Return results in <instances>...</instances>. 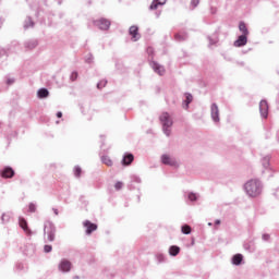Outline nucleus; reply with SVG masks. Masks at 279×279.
<instances>
[{
	"instance_id": "nucleus-1",
	"label": "nucleus",
	"mask_w": 279,
	"mask_h": 279,
	"mask_svg": "<svg viewBox=\"0 0 279 279\" xmlns=\"http://www.w3.org/2000/svg\"><path fill=\"white\" fill-rule=\"evenodd\" d=\"M243 190L247 197L256 198L263 193V182L258 179H251L244 183Z\"/></svg>"
},
{
	"instance_id": "nucleus-2",
	"label": "nucleus",
	"mask_w": 279,
	"mask_h": 279,
	"mask_svg": "<svg viewBox=\"0 0 279 279\" xmlns=\"http://www.w3.org/2000/svg\"><path fill=\"white\" fill-rule=\"evenodd\" d=\"M159 121L162 125V132L166 136H171V128H173V119L169 116V112H163L159 117Z\"/></svg>"
},
{
	"instance_id": "nucleus-3",
	"label": "nucleus",
	"mask_w": 279,
	"mask_h": 279,
	"mask_svg": "<svg viewBox=\"0 0 279 279\" xmlns=\"http://www.w3.org/2000/svg\"><path fill=\"white\" fill-rule=\"evenodd\" d=\"M56 225L51 220H48L44 223V234L47 235V241L50 243L56 241Z\"/></svg>"
},
{
	"instance_id": "nucleus-4",
	"label": "nucleus",
	"mask_w": 279,
	"mask_h": 279,
	"mask_svg": "<svg viewBox=\"0 0 279 279\" xmlns=\"http://www.w3.org/2000/svg\"><path fill=\"white\" fill-rule=\"evenodd\" d=\"M94 25L95 27H98V29H100L101 32H108L112 23L110 22V20L106 17H101L99 20H95Z\"/></svg>"
},
{
	"instance_id": "nucleus-5",
	"label": "nucleus",
	"mask_w": 279,
	"mask_h": 279,
	"mask_svg": "<svg viewBox=\"0 0 279 279\" xmlns=\"http://www.w3.org/2000/svg\"><path fill=\"white\" fill-rule=\"evenodd\" d=\"M14 175H16V172L10 166H7L0 170V177L3 178L4 180H10L14 178Z\"/></svg>"
},
{
	"instance_id": "nucleus-6",
	"label": "nucleus",
	"mask_w": 279,
	"mask_h": 279,
	"mask_svg": "<svg viewBox=\"0 0 279 279\" xmlns=\"http://www.w3.org/2000/svg\"><path fill=\"white\" fill-rule=\"evenodd\" d=\"M259 114L262 119L269 117V104L265 99L259 101Z\"/></svg>"
},
{
	"instance_id": "nucleus-7",
	"label": "nucleus",
	"mask_w": 279,
	"mask_h": 279,
	"mask_svg": "<svg viewBox=\"0 0 279 279\" xmlns=\"http://www.w3.org/2000/svg\"><path fill=\"white\" fill-rule=\"evenodd\" d=\"M149 66L155 71L158 75L162 76L166 73L165 66H162L160 63L154 61L153 59L148 60Z\"/></svg>"
},
{
	"instance_id": "nucleus-8",
	"label": "nucleus",
	"mask_w": 279,
	"mask_h": 279,
	"mask_svg": "<svg viewBox=\"0 0 279 279\" xmlns=\"http://www.w3.org/2000/svg\"><path fill=\"white\" fill-rule=\"evenodd\" d=\"M72 267L73 264L66 258L61 259L59 263V271H62V274H69Z\"/></svg>"
},
{
	"instance_id": "nucleus-9",
	"label": "nucleus",
	"mask_w": 279,
	"mask_h": 279,
	"mask_svg": "<svg viewBox=\"0 0 279 279\" xmlns=\"http://www.w3.org/2000/svg\"><path fill=\"white\" fill-rule=\"evenodd\" d=\"M129 34L132 37L131 39L133 40V43L141 40V33H138V26L132 25L129 28Z\"/></svg>"
},
{
	"instance_id": "nucleus-10",
	"label": "nucleus",
	"mask_w": 279,
	"mask_h": 279,
	"mask_svg": "<svg viewBox=\"0 0 279 279\" xmlns=\"http://www.w3.org/2000/svg\"><path fill=\"white\" fill-rule=\"evenodd\" d=\"M161 162L168 167H179L178 161L173 158H170L167 154L161 156Z\"/></svg>"
},
{
	"instance_id": "nucleus-11",
	"label": "nucleus",
	"mask_w": 279,
	"mask_h": 279,
	"mask_svg": "<svg viewBox=\"0 0 279 279\" xmlns=\"http://www.w3.org/2000/svg\"><path fill=\"white\" fill-rule=\"evenodd\" d=\"M210 112L214 123H219V107L216 105V102L211 104Z\"/></svg>"
},
{
	"instance_id": "nucleus-12",
	"label": "nucleus",
	"mask_w": 279,
	"mask_h": 279,
	"mask_svg": "<svg viewBox=\"0 0 279 279\" xmlns=\"http://www.w3.org/2000/svg\"><path fill=\"white\" fill-rule=\"evenodd\" d=\"M132 162H134V154L132 153H125L122 157V166L123 167H130V165H132Z\"/></svg>"
},
{
	"instance_id": "nucleus-13",
	"label": "nucleus",
	"mask_w": 279,
	"mask_h": 279,
	"mask_svg": "<svg viewBox=\"0 0 279 279\" xmlns=\"http://www.w3.org/2000/svg\"><path fill=\"white\" fill-rule=\"evenodd\" d=\"M19 225H20V228L24 230L25 234H27V236H32V229H29V226H27V220L25 218L20 217Z\"/></svg>"
},
{
	"instance_id": "nucleus-14",
	"label": "nucleus",
	"mask_w": 279,
	"mask_h": 279,
	"mask_svg": "<svg viewBox=\"0 0 279 279\" xmlns=\"http://www.w3.org/2000/svg\"><path fill=\"white\" fill-rule=\"evenodd\" d=\"M84 228H86V234H90L92 232H95L97 230V223L90 222V220H85L83 222Z\"/></svg>"
},
{
	"instance_id": "nucleus-15",
	"label": "nucleus",
	"mask_w": 279,
	"mask_h": 279,
	"mask_svg": "<svg viewBox=\"0 0 279 279\" xmlns=\"http://www.w3.org/2000/svg\"><path fill=\"white\" fill-rule=\"evenodd\" d=\"M233 45L234 47H245L247 45V35H240Z\"/></svg>"
},
{
	"instance_id": "nucleus-16",
	"label": "nucleus",
	"mask_w": 279,
	"mask_h": 279,
	"mask_svg": "<svg viewBox=\"0 0 279 279\" xmlns=\"http://www.w3.org/2000/svg\"><path fill=\"white\" fill-rule=\"evenodd\" d=\"M231 263L235 267H239L240 265H243V254L238 253V254L233 255L232 258H231Z\"/></svg>"
},
{
	"instance_id": "nucleus-17",
	"label": "nucleus",
	"mask_w": 279,
	"mask_h": 279,
	"mask_svg": "<svg viewBox=\"0 0 279 279\" xmlns=\"http://www.w3.org/2000/svg\"><path fill=\"white\" fill-rule=\"evenodd\" d=\"M243 247L245 252H248L250 254H254V252H256V245L254 242H244Z\"/></svg>"
},
{
	"instance_id": "nucleus-18",
	"label": "nucleus",
	"mask_w": 279,
	"mask_h": 279,
	"mask_svg": "<svg viewBox=\"0 0 279 279\" xmlns=\"http://www.w3.org/2000/svg\"><path fill=\"white\" fill-rule=\"evenodd\" d=\"M38 99H47L49 97V89L47 87H41L37 92Z\"/></svg>"
},
{
	"instance_id": "nucleus-19",
	"label": "nucleus",
	"mask_w": 279,
	"mask_h": 279,
	"mask_svg": "<svg viewBox=\"0 0 279 279\" xmlns=\"http://www.w3.org/2000/svg\"><path fill=\"white\" fill-rule=\"evenodd\" d=\"M207 39L209 41V45H217L219 43V31H216L213 36H207Z\"/></svg>"
},
{
	"instance_id": "nucleus-20",
	"label": "nucleus",
	"mask_w": 279,
	"mask_h": 279,
	"mask_svg": "<svg viewBox=\"0 0 279 279\" xmlns=\"http://www.w3.org/2000/svg\"><path fill=\"white\" fill-rule=\"evenodd\" d=\"M26 49H36L38 47V39H31L24 43Z\"/></svg>"
},
{
	"instance_id": "nucleus-21",
	"label": "nucleus",
	"mask_w": 279,
	"mask_h": 279,
	"mask_svg": "<svg viewBox=\"0 0 279 279\" xmlns=\"http://www.w3.org/2000/svg\"><path fill=\"white\" fill-rule=\"evenodd\" d=\"M165 3H167V0H153L149 10H158V5H165Z\"/></svg>"
},
{
	"instance_id": "nucleus-22",
	"label": "nucleus",
	"mask_w": 279,
	"mask_h": 279,
	"mask_svg": "<svg viewBox=\"0 0 279 279\" xmlns=\"http://www.w3.org/2000/svg\"><path fill=\"white\" fill-rule=\"evenodd\" d=\"M12 217H13L12 211L3 213L2 216H1V222L2 223H10Z\"/></svg>"
},
{
	"instance_id": "nucleus-23",
	"label": "nucleus",
	"mask_w": 279,
	"mask_h": 279,
	"mask_svg": "<svg viewBox=\"0 0 279 279\" xmlns=\"http://www.w3.org/2000/svg\"><path fill=\"white\" fill-rule=\"evenodd\" d=\"M262 165H263L264 169H269V167L271 165V156L267 155V156L263 157Z\"/></svg>"
},
{
	"instance_id": "nucleus-24",
	"label": "nucleus",
	"mask_w": 279,
	"mask_h": 279,
	"mask_svg": "<svg viewBox=\"0 0 279 279\" xmlns=\"http://www.w3.org/2000/svg\"><path fill=\"white\" fill-rule=\"evenodd\" d=\"M239 29L242 32L243 36H250V31L247 29V25H245V22H240Z\"/></svg>"
},
{
	"instance_id": "nucleus-25",
	"label": "nucleus",
	"mask_w": 279,
	"mask_h": 279,
	"mask_svg": "<svg viewBox=\"0 0 279 279\" xmlns=\"http://www.w3.org/2000/svg\"><path fill=\"white\" fill-rule=\"evenodd\" d=\"M180 246H178V245H171L170 247H169V255L170 256H178V254H180Z\"/></svg>"
},
{
	"instance_id": "nucleus-26",
	"label": "nucleus",
	"mask_w": 279,
	"mask_h": 279,
	"mask_svg": "<svg viewBox=\"0 0 279 279\" xmlns=\"http://www.w3.org/2000/svg\"><path fill=\"white\" fill-rule=\"evenodd\" d=\"M186 38H189V35L186 34L177 33L174 35V39L177 40V43H183V40H186Z\"/></svg>"
},
{
	"instance_id": "nucleus-27",
	"label": "nucleus",
	"mask_w": 279,
	"mask_h": 279,
	"mask_svg": "<svg viewBox=\"0 0 279 279\" xmlns=\"http://www.w3.org/2000/svg\"><path fill=\"white\" fill-rule=\"evenodd\" d=\"M101 162L102 165H107V167H112V159H110V157H108L107 155H104L101 157Z\"/></svg>"
},
{
	"instance_id": "nucleus-28",
	"label": "nucleus",
	"mask_w": 279,
	"mask_h": 279,
	"mask_svg": "<svg viewBox=\"0 0 279 279\" xmlns=\"http://www.w3.org/2000/svg\"><path fill=\"white\" fill-rule=\"evenodd\" d=\"M156 260L158 263H167V255H165L162 253H157L156 254Z\"/></svg>"
},
{
	"instance_id": "nucleus-29",
	"label": "nucleus",
	"mask_w": 279,
	"mask_h": 279,
	"mask_svg": "<svg viewBox=\"0 0 279 279\" xmlns=\"http://www.w3.org/2000/svg\"><path fill=\"white\" fill-rule=\"evenodd\" d=\"M29 27H34V20H32V16H28L27 21L24 23V29H29Z\"/></svg>"
},
{
	"instance_id": "nucleus-30",
	"label": "nucleus",
	"mask_w": 279,
	"mask_h": 279,
	"mask_svg": "<svg viewBox=\"0 0 279 279\" xmlns=\"http://www.w3.org/2000/svg\"><path fill=\"white\" fill-rule=\"evenodd\" d=\"M73 173H74L75 178H82V167L75 166L73 169Z\"/></svg>"
},
{
	"instance_id": "nucleus-31",
	"label": "nucleus",
	"mask_w": 279,
	"mask_h": 279,
	"mask_svg": "<svg viewBox=\"0 0 279 279\" xmlns=\"http://www.w3.org/2000/svg\"><path fill=\"white\" fill-rule=\"evenodd\" d=\"M181 232H182L183 234H191V232H192L191 226H189V225H183V226L181 227Z\"/></svg>"
},
{
	"instance_id": "nucleus-32",
	"label": "nucleus",
	"mask_w": 279,
	"mask_h": 279,
	"mask_svg": "<svg viewBox=\"0 0 279 279\" xmlns=\"http://www.w3.org/2000/svg\"><path fill=\"white\" fill-rule=\"evenodd\" d=\"M187 199H189L190 202H197V194H196V193H193V192H190V193L187 194Z\"/></svg>"
},
{
	"instance_id": "nucleus-33",
	"label": "nucleus",
	"mask_w": 279,
	"mask_h": 279,
	"mask_svg": "<svg viewBox=\"0 0 279 279\" xmlns=\"http://www.w3.org/2000/svg\"><path fill=\"white\" fill-rule=\"evenodd\" d=\"M106 84H108V81L102 80L97 83L98 90H101V88H106Z\"/></svg>"
},
{
	"instance_id": "nucleus-34",
	"label": "nucleus",
	"mask_w": 279,
	"mask_h": 279,
	"mask_svg": "<svg viewBox=\"0 0 279 279\" xmlns=\"http://www.w3.org/2000/svg\"><path fill=\"white\" fill-rule=\"evenodd\" d=\"M15 269H16V271H24V270H25V264H23V263H17V264L15 265Z\"/></svg>"
},
{
	"instance_id": "nucleus-35",
	"label": "nucleus",
	"mask_w": 279,
	"mask_h": 279,
	"mask_svg": "<svg viewBox=\"0 0 279 279\" xmlns=\"http://www.w3.org/2000/svg\"><path fill=\"white\" fill-rule=\"evenodd\" d=\"M52 250H53V246H51L50 244H46V245L44 246V252H45V254L51 253Z\"/></svg>"
},
{
	"instance_id": "nucleus-36",
	"label": "nucleus",
	"mask_w": 279,
	"mask_h": 279,
	"mask_svg": "<svg viewBox=\"0 0 279 279\" xmlns=\"http://www.w3.org/2000/svg\"><path fill=\"white\" fill-rule=\"evenodd\" d=\"M15 82H16L15 77L7 76V84H8V86H12V84H14Z\"/></svg>"
},
{
	"instance_id": "nucleus-37",
	"label": "nucleus",
	"mask_w": 279,
	"mask_h": 279,
	"mask_svg": "<svg viewBox=\"0 0 279 279\" xmlns=\"http://www.w3.org/2000/svg\"><path fill=\"white\" fill-rule=\"evenodd\" d=\"M114 189L116 191H121L123 189V182L121 181L116 182Z\"/></svg>"
},
{
	"instance_id": "nucleus-38",
	"label": "nucleus",
	"mask_w": 279,
	"mask_h": 279,
	"mask_svg": "<svg viewBox=\"0 0 279 279\" xmlns=\"http://www.w3.org/2000/svg\"><path fill=\"white\" fill-rule=\"evenodd\" d=\"M262 240L265 242H269V241H271V235L269 233H264L262 235Z\"/></svg>"
},
{
	"instance_id": "nucleus-39",
	"label": "nucleus",
	"mask_w": 279,
	"mask_h": 279,
	"mask_svg": "<svg viewBox=\"0 0 279 279\" xmlns=\"http://www.w3.org/2000/svg\"><path fill=\"white\" fill-rule=\"evenodd\" d=\"M77 76H78L77 71H73L70 75L71 82H75V80H77Z\"/></svg>"
},
{
	"instance_id": "nucleus-40",
	"label": "nucleus",
	"mask_w": 279,
	"mask_h": 279,
	"mask_svg": "<svg viewBox=\"0 0 279 279\" xmlns=\"http://www.w3.org/2000/svg\"><path fill=\"white\" fill-rule=\"evenodd\" d=\"M28 213H36V204L29 203V205H28Z\"/></svg>"
},
{
	"instance_id": "nucleus-41",
	"label": "nucleus",
	"mask_w": 279,
	"mask_h": 279,
	"mask_svg": "<svg viewBox=\"0 0 279 279\" xmlns=\"http://www.w3.org/2000/svg\"><path fill=\"white\" fill-rule=\"evenodd\" d=\"M185 100L186 101H190V104L193 102V94L191 93H185Z\"/></svg>"
},
{
	"instance_id": "nucleus-42",
	"label": "nucleus",
	"mask_w": 279,
	"mask_h": 279,
	"mask_svg": "<svg viewBox=\"0 0 279 279\" xmlns=\"http://www.w3.org/2000/svg\"><path fill=\"white\" fill-rule=\"evenodd\" d=\"M132 182H135L136 184H141V177H138V175H133L132 177Z\"/></svg>"
},
{
	"instance_id": "nucleus-43",
	"label": "nucleus",
	"mask_w": 279,
	"mask_h": 279,
	"mask_svg": "<svg viewBox=\"0 0 279 279\" xmlns=\"http://www.w3.org/2000/svg\"><path fill=\"white\" fill-rule=\"evenodd\" d=\"M192 8H197L199 5V0H191Z\"/></svg>"
},
{
	"instance_id": "nucleus-44",
	"label": "nucleus",
	"mask_w": 279,
	"mask_h": 279,
	"mask_svg": "<svg viewBox=\"0 0 279 279\" xmlns=\"http://www.w3.org/2000/svg\"><path fill=\"white\" fill-rule=\"evenodd\" d=\"M147 53H148V56H154V48L148 47L147 48Z\"/></svg>"
},
{
	"instance_id": "nucleus-45",
	"label": "nucleus",
	"mask_w": 279,
	"mask_h": 279,
	"mask_svg": "<svg viewBox=\"0 0 279 279\" xmlns=\"http://www.w3.org/2000/svg\"><path fill=\"white\" fill-rule=\"evenodd\" d=\"M57 118H58V119H62V111H58V112H57Z\"/></svg>"
},
{
	"instance_id": "nucleus-46",
	"label": "nucleus",
	"mask_w": 279,
	"mask_h": 279,
	"mask_svg": "<svg viewBox=\"0 0 279 279\" xmlns=\"http://www.w3.org/2000/svg\"><path fill=\"white\" fill-rule=\"evenodd\" d=\"M215 226H221V220L216 219V220H215Z\"/></svg>"
},
{
	"instance_id": "nucleus-47",
	"label": "nucleus",
	"mask_w": 279,
	"mask_h": 279,
	"mask_svg": "<svg viewBox=\"0 0 279 279\" xmlns=\"http://www.w3.org/2000/svg\"><path fill=\"white\" fill-rule=\"evenodd\" d=\"M185 107L189 108V106H191V102L189 100H184Z\"/></svg>"
},
{
	"instance_id": "nucleus-48",
	"label": "nucleus",
	"mask_w": 279,
	"mask_h": 279,
	"mask_svg": "<svg viewBox=\"0 0 279 279\" xmlns=\"http://www.w3.org/2000/svg\"><path fill=\"white\" fill-rule=\"evenodd\" d=\"M211 14H217V9L211 8Z\"/></svg>"
},
{
	"instance_id": "nucleus-49",
	"label": "nucleus",
	"mask_w": 279,
	"mask_h": 279,
	"mask_svg": "<svg viewBox=\"0 0 279 279\" xmlns=\"http://www.w3.org/2000/svg\"><path fill=\"white\" fill-rule=\"evenodd\" d=\"M160 14H161V12H160V11H157V12H156V17H157V19H160Z\"/></svg>"
},
{
	"instance_id": "nucleus-50",
	"label": "nucleus",
	"mask_w": 279,
	"mask_h": 279,
	"mask_svg": "<svg viewBox=\"0 0 279 279\" xmlns=\"http://www.w3.org/2000/svg\"><path fill=\"white\" fill-rule=\"evenodd\" d=\"M54 215H59L58 208H52Z\"/></svg>"
},
{
	"instance_id": "nucleus-51",
	"label": "nucleus",
	"mask_w": 279,
	"mask_h": 279,
	"mask_svg": "<svg viewBox=\"0 0 279 279\" xmlns=\"http://www.w3.org/2000/svg\"><path fill=\"white\" fill-rule=\"evenodd\" d=\"M73 279H80V276H75V277H73Z\"/></svg>"
},
{
	"instance_id": "nucleus-52",
	"label": "nucleus",
	"mask_w": 279,
	"mask_h": 279,
	"mask_svg": "<svg viewBox=\"0 0 279 279\" xmlns=\"http://www.w3.org/2000/svg\"><path fill=\"white\" fill-rule=\"evenodd\" d=\"M244 64H245L244 62H241V63H240V65H242V66H243Z\"/></svg>"
},
{
	"instance_id": "nucleus-53",
	"label": "nucleus",
	"mask_w": 279,
	"mask_h": 279,
	"mask_svg": "<svg viewBox=\"0 0 279 279\" xmlns=\"http://www.w3.org/2000/svg\"><path fill=\"white\" fill-rule=\"evenodd\" d=\"M138 202H141V196H137Z\"/></svg>"
},
{
	"instance_id": "nucleus-54",
	"label": "nucleus",
	"mask_w": 279,
	"mask_h": 279,
	"mask_svg": "<svg viewBox=\"0 0 279 279\" xmlns=\"http://www.w3.org/2000/svg\"><path fill=\"white\" fill-rule=\"evenodd\" d=\"M1 125H3V122L0 121V128H1Z\"/></svg>"
},
{
	"instance_id": "nucleus-55",
	"label": "nucleus",
	"mask_w": 279,
	"mask_h": 279,
	"mask_svg": "<svg viewBox=\"0 0 279 279\" xmlns=\"http://www.w3.org/2000/svg\"><path fill=\"white\" fill-rule=\"evenodd\" d=\"M208 226H213V223H211V222H209V223H208Z\"/></svg>"
}]
</instances>
